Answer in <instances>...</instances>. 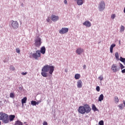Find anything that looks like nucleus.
Instances as JSON below:
<instances>
[{
	"label": "nucleus",
	"mask_w": 125,
	"mask_h": 125,
	"mask_svg": "<svg viewBox=\"0 0 125 125\" xmlns=\"http://www.w3.org/2000/svg\"><path fill=\"white\" fill-rule=\"evenodd\" d=\"M15 125H23V123L21 122L19 120H18L16 121Z\"/></svg>",
	"instance_id": "aec40b11"
},
{
	"label": "nucleus",
	"mask_w": 125,
	"mask_h": 125,
	"mask_svg": "<svg viewBox=\"0 0 125 125\" xmlns=\"http://www.w3.org/2000/svg\"><path fill=\"white\" fill-rule=\"evenodd\" d=\"M99 125H104V121L103 120H101L99 122Z\"/></svg>",
	"instance_id": "c756f323"
},
{
	"label": "nucleus",
	"mask_w": 125,
	"mask_h": 125,
	"mask_svg": "<svg viewBox=\"0 0 125 125\" xmlns=\"http://www.w3.org/2000/svg\"><path fill=\"white\" fill-rule=\"evenodd\" d=\"M69 31V28L66 27H63L61 30H59V33L61 35H64V34H66V33H68Z\"/></svg>",
	"instance_id": "1a4fd4ad"
},
{
	"label": "nucleus",
	"mask_w": 125,
	"mask_h": 125,
	"mask_svg": "<svg viewBox=\"0 0 125 125\" xmlns=\"http://www.w3.org/2000/svg\"><path fill=\"white\" fill-rule=\"evenodd\" d=\"M25 125H28V124H26Z\"/></svg>",
	"instance_id": "603ef678"
},
{
	"label": "nucleus",
	"mask_w": 125,
	"mask_h": 125,
	"mask_svg": "<svg viewBox=\"0 0 125 125\" xmlns=\"http://www.w3.org/2000/svg\"><path fill=\"white\" fill-rule=\"evenodd\" d=\"M41 101H39V102H36V105H39V103H41Z\"/></svg>",
	"instance_id": "37998d69"
},
{
	"label": "nucleus",
	"mask_w": 125,
	"mask_h": 125,
	"mask_svg": "<svg viewBox=\"0 0 125 125\" xmlns=\"http://www.w3.org/2000/svg\"><path fill=\"white\" fill-rule=\"evenodd\" d=\"M118 107L120 110H123L125 107V101H123V104H120Z\"/></svg>",
	"instance_id": "4468645a"
},
{
	"label": "nucleus",
	"mask_w": 125,
	"mask_h": 125,
	"mask_svg": "<svg viewBox=\"0 0 125 125\" xmlns=\"http://www.w3.org/2000/svg\"><path fill=\"white\" fill-rule=\"evenodd\" d=\"M92 109L93 110L94 112H96V111H98L97 108H96V106L94 104H92Z\"/></svg>",
	"instance_id": "5701e85b"
},
{
	"label": "nucleus",
	"mask_w": 125,
	"mask_h": 125,
	"mask_svg": "<svg viewBox=\"0 0 125 125\" xmlns=\"http://www.w3.org/2000/svg\"><path fill=\"white\" fill-rule=\"evenodd\" d=\"M21 75H22V76H25V75H27V72H22Z\"/></svg>",
	"instance_id": "58836bf2"
},
{
	"label": "nucleus",
	"mask_w": 125,
	"mask_h": 125,
	"mask_svg": "<svg viewBox=\"0 0 125 125\" xmlns=\"http://www.w3.org/2000/svg\"><path fill=\"white\" fill-rule=\"evenodd\" d=\"M104 99V95L102 94L100 95L99 99H98V101L101 102L103 101V100Z\"/></svg>",
	"instance_id": "a211bd4d"
},
{
	"label": "nucleus",
	"mask_w": 125,
	"mask_h": 125,
	"mask_svg": "<svg viewBox=\"0 0 125 125\" xmlns=\"http://www.w3.org/2000/svg\"><path fill=\"white\" fill-rule=\"evenodd\" d=\"M45 50H46L45 47L42 46L41 47L40 52L42 54H44L45 53Z\"/></svg>",
	"instance_id": "dca6fc26"
},
{
	"label": "nucleus",
	"mask_w": 125,
	"mask_h": 125,
	"mask_svg": "<svg viewBox=\"0 0 125 125\" xmlns=\"http://www.w3.org/2000/svg\"><path fill=\"white\" fill-rule=\"evenodd\" d=\"M1 125V122L0 121V125Z\"/></svg>",
	"instance_id": "8fccbe9b"
},
{
	"label": "nucleus",
	"mask_w": 125,
	"mask_h": 125,
	"mask_svg": "<svg viewBox=\"0 0 125 125\" xmlns=\"http://www.w3.org/2000/svg\"><path fill=\"white\" fill-rule=\"evenodd\" d=\"M67 0H64V3H65V4H67Z\"/></svg>",
	"instance_id": "c03bdc74"
},
{
	"label": "nucleus",
	"mask_w": 125,
	"mask_h": 125,
	"mask_svg": "<svg viewBox=\"0 0 125 125\" xmlns=\"http://www.w3.org/2000/svg\"><path fill=\"white\" fill-rule=\"evenodd\" d=\"M9 26L12 30H17L19 28V23L15 21H11L9 22Z\"/></svg>",
	"instance_id": "7ed1b4c3"
},
{
	"label": "nucleus",
	"mask_w": 125,
	"mask_h": 125,
	"mask_svg": "<svg viewBox=\"0 0 125 125\" xmlns=\"http://www.w3.org/2000/svg\"><path fill=\"white\" fill-rule=\"evenodd\" d=\"M124 12L125 13V7L124 8Z\"/></svg>",
	"instance_id": "49530a36"
},
{
	"label": "nucleus",
	"mask_w": 125,
	"mask_h": 125,
	"mask_svg": "<svg viewBox=\"0 0 125 125\" xmlns=\"http://www.w3.org/2000/svg\"><path fill=\"white\" fill-rule=\"evenodd\" d=\"M99 79L100 81H103V77H102V76H100L99 77Z\"/></svg>",
	"instance_id": "4c0bfd02"
},
{
	"label": "nucleus",
	"mask_w": 125,
	"mask_h": 125,
	"mask_svg": "<svg viewBox=\"0 0 125 125\" xmlns=\"http://www.w3.org/2000/svg\"><path fill=\"white\" fill-rule=\"evenodd\" d=\"M83 25H84V26H86V27H89L91 26V23H90V21H86L83 22Z\"/></svg>",
	"instance_id": "2eb2a0df"
},
{
	"label": "nucleus",
	"mask_w": 125,
	"mask_h": 125,
	"mask_svg": "<svg viewBox=\"0 0 125 125\" xmlns=\"http://www.w3.org/2000/svg\"><path fill=\"white\" fill-rule=\"evenodd\" d=\"M19 89H20V90H22V87H19Z\"/></svg>",
	"instance_id": "a18cd8bd"
},
{
	"label": "nucleus",
	"mask_w": 125,
	"mask_h": 125,
	"mask_svg": "<svg viewBox=\"0 0 125 125\" xmlns=\"http://www.w3.org/2000/svg\"><path fill=\"white\" fill-rule=\"evenodd\" d=\"M65 72H66V73H67V70H64Z\"/></svg>",
	"instance_id": "09e8293b"
},
{
	"label": "nucleus",
	"mask_w": 125,
	"mask_h": 125,
	"mask_svg": "<svg viewBox=\"0 0 125 125\" xmlns=\"http://www.w3.org/2000/svg\"><path fill=\"white\" fill-rule=\"evenodd\" d=\"M91 111V108L90 106L88 105L87 104H84L83 106H80L78 108V112L80 114H88V113H90Z\"/></svg>",
	"instance_id": "f03ea898"
},
{
	"label": "nucleus",
	"mask_w": 125,
	"mask_h": 125,
	"mask_svg": "<svg viewBox=\"0 0 125 125\" xmlns=\"http://www.w3.org/2000/svg\"><path fill=\"white\" fill-rule=\"evenodd\" d=\"M122 74H125V68L124 69H123L122 71H121Z\"/></svg>",
	"instance_id": "a19ab883"
},
{
	"label": "nucleus",
	"mask_w": 125,
	"mask_h": 125,
	"mask_svg": "<svg viewBox=\"0 0 125 125\" xmlns=\"http://www.w3.org/2000/svg\"><path fill=\"white\" fill-rule=\"evenodd\" d=\"M105 4L104 1H101L99 4L98 8L99 11H103L105 9Z\"/></svg>",
	"instance_id": "0eeeda50"
},
{
	"label": "nucleus",
	"mask_w": 125,
	"mask_h": 125,
	"mask_svg": "<svg viewBox=\"0 0 125 125\" xmlns=\"http://www.w3.org/2000/svg\"><path fill=\"white\" fill-rule=\"evenodd\" d=\"M43 125H47V122L44 121L43 123Z\"/></svg>",
	"instance_id": "ea45409f"
},
{
	"label": "nucleus",
	"mask_w": 125,
	"mask_h": 125,
	"mask_svg": "<svg viewBox=\"0 0 125 125\" xmlns=\"http://www.w3.org/2000/svg\"><path fill=\"white\" fill-rule=\"evenodd\" d=\"M96 89L97 91H100V87H99V86H97L96 88Z\"/></svg>",
	"instance_id": "72a5a7b5"
},
{
	"label": "nucleus",
	"mask_w": 125,
	"mask_h": 125,
	"mask_svg": "<svg viewBox=\"0 0 125 125\" xmlns=\"http://www.w3.org/2000/svg\"><path fill=\"white\" fill-rule=\"evenodd\" d=\"M16 51L17 53H20V49H19V48H16Z\"/></svg>",
	"instance_id": "2f4dec72"
},
{
	"label": "nucleus",
	"mask_w": 125,
	"mask_h": 125,
	"mask_svg": "<svg viewBox=\"0 0 125 125\" xmlns=\"http://www.w3.org/2000/svg\"><path fill=\"white\" fill-rule=\"evenodd\" d=\"M6 61L5 60L4 61V63H5Z\"/></svg>",
	"instance_id": "de8ad7c7"
},
{
	"label": "nucleus",
	"mask_w": 125,
	"mask_h": 125,
	"mask_svg": "<svg viewBox=\"0 0 125 125\" xmlns=\"http://www.w3.org/2000/svg\"><path fill=\"white\" fill-rule=\"evenodd\" d=\"M116 18V15L115 14H113L111 15V19H115Z\"/></svg>",
	"instance_id": "f704fd0d"
},
{
	"label": "nucleus",
	"mask_w": 125,
	"mask_h": 125,
	"mask_svg": "<svg viewBox=\"0 0 125 125\" xmlns=\"http://www.w3.org/2000/svg\"><path fill=\"white\" fill-rule=\"evenodd\" d=\"M35 45L36 47H40V45H42V39L40 37L37 36L35 40Z\"/></svg>",
	"instance_id": "39448f33"
},
{
	"label": "nucleus",
	"mask_w": 125,
	"mask_h": 125,
	"mask_svg": "<svg viewBox=\"0 0 125 125\" xmlns=\"http://www.w3.org/2000/svg\"><path fill=\"white\" fill-rule=\"evenodd\" d=\"M115 55L116 59H119V53H118V52H116L115 53Z\"/></svg>",
	"instance_id": "cd10ccee"
},
{
	"label": "nucleus",
	"mask_w": 125,
	"mask_h": 125,
	"mask_svg": "<svg viewBox=\"0 0 125 125\" xmlns=\"http://www.w3.org/2000/svg\"><path fill=\"white\" fill-rule=\"evenodd\" d=\"M31 105H32L33 106H36V105H37V102H36L35 101H32L31 102Z\"/></svg>",
	"instance_id": "b1692460"
},
{
	"label": "nucleus",
	"mask_w": 125,
	"mask_h": 125,
	"mask_svg": "<svg viewBox=\"0 0 125 125\" xmlns=\"http://www.w3.org/2000/svg\"><path fill=\"white\" fill-rule=\"evenodd\" d=\"M2 112L0 113V121H1L2 120Z\"/></svg>",
	"instance_id": "c9c22d12"
},
{
	"label": "nucleus",
	"mask_w": 125,
	"mask_h": 125,
	"mask_svg": "<svg viewBox=\"0 0 125 125\" xmlns=\"http://www.w3.org/2000/svg\"><path fill=\"white\" fill-rule=\"evenodd\" d=\"M51 19L53 22H56L59 20V17L58 16H55V15H52Z\"/></svg>",
	"instance_id": "9d476101"
},
{
	"label": "nucleus",
	"mask_w": 125,
	"mask_h": 125,
	"mask_svg": "<svg viewBox=\"0 0 125 125\" xmlns=\"http://www.w3.org/2000/svg\"><path fill=\"white\" fill-rule=\"evenodd\" d=\"M9 122H12L14 121V119H15V115H11L9 116Z\"/></svg>",
	"instance_id": "f3484780"
},
{
	"label": "nucleus",
	"mask_w": 125,
	"mask_h": 125,
	"mask_svg": "<svg viewBox=\"0 0 125 125\" xmlns=\"http://www.w3.org/2000/svg\"><path fill=\"white\" fill-rule=\"evenodd\" d=\"M124 64H125V62H124Z\"/></svg>",
	"instance_id": "3c124183"
},
{
	"label": "nucleus",
	"mask_w": 125,
	"mask_h": 125,
	"mask_svg": "<svg viewBox=\"0 0 125 125\" xmlns=\"http://www.w3.org/2000/svg\"><path fill=\"white\" fill-rule=\"evenodd\" d=\"M75 2H77L78 5H83V0H74Z\"/></svg>",
	"instance_id": "9b49d317"
},
{
	"label": "nucleus",
	"mask_w": 125,
	"mask_h": 125,
	"mask_svg": "<svg viewBox=\"0 0 125 125\" xmlns=\"http://www.w3.org/2000/svg\"><path fill=\"white\" fill-rule=\"evenodd\" d=\"M10 97L13 98L14 97V94L13 93H10Z\"/></svg>",
	"instance_id": "473e14b6"
},
{
	"label": "nucleus",
	"mask_w": 125,
	"mask_h": 125,
	"mask_svg": "<svg viewBox=\"0 0 125 125\" xmlns=\"http://www.w3.org/2000/svg\"><path fill=\"white\" fill-rule=\"evenodd\" d=\"M47 72H49L50 75H52L53 72H54V66L48 64L44 65L42 69V76L44 78H47V77H48Z\"/></svg>",
	"instance_id": "f257e3e1"
},
{
	"label": "nucleus",
	"mask_w": 125,
	"mask_h": 125,
	"mask_svg": "<svg viewBox=\"0 0 125 125\" xmlns=\"http://www.w3.org/2000/svg\"><path fill=\"white\" fill-rule=\"evenodd\" d=\"M1 121L3 124H8L9 123V118H8V115L6 113H2Z\"/></svg>",
	"instance_id": "20e7f679"
},
{
	"label": "nucleus",
	"mask_w": 125,
	"mask_h": 125,
	"mask_svg": "<svg viewBox=\"0 0 125 125\" xmlns=\"http://www.w3.org/2000/svg\"><path fill=\"white\" fill-rule=\"evenodd\" d=\"M30 54L33 58L36 59V60H38V58L41 57V52H40V50L36 51V53H31Z\"/></svg>",
	"instance_id": "423d86ee"
},
{
	"label": "nucleus",
	"mask_w": 125,
	"mask_h": 125,
	"mask_svg": "<svg viewBox=\"0 0 125 125\" xmlns=\"http://www.w3.org/2000/svg\"><path fill=\"white\" fill-rule=\"evenodd\" d=\"M120 66L115 64H113L111 66V70L113 71V73H117V72L120 71Z\"/></svg>",
	"instance_id": "6e6552de"
},
{
	"label": "nucleus",
	"mask_w": 125,
	"mask_h": 125,
	"mask_svg": "<svg viewBox=\"0 0 125 125\" xmlns=\"http://www.w3.org/2000/svg\"><path fill=\"white\" fill-rule=\"evenodd\" d=\"M83 69H86V65L85 64H84L83 65Z\"/></svg>",
	"instance_id": "79ce46f5"
},
{
	"label": "nucleus",
	"mask_w": 125,
	"mask_h": 125,
	"mask_svg": "<svg viewBox=\"0 0 125 125\" xmlns=\"http://www.w3.org/2000/svg\"><path fill=\"white\" fill-rule=\"evenodd\" d=\"M77 87L78 88H82L83 87V82L81 80H78L77 82Z\"/></svg>",
	"instance_id": "f8f14e48"
},
{
	"label": "nucleus",
	"mask_w": 125,
	"mask_h": 125,
	"mask_svg": "<svg viewBox=\"0 0 125 125\" xmlns=\"http://www.w3.org/2000/svg\"><path fill=\"white\" fill-rule=\"evenodd\" d=\"M26 101H27V97H24L22 99H21V104H25L26 103Z\"/></svg>",
	"instance_id": "4be33fe9"
},
{
	"label": "nucleus",
	"mask_w": 125,
	"mask_h": 125,
	"mask_svg": "<svg viewBox=\"0 0 125 125\" xmlns=\"http://www.w3.org/2000/svg\"><path fill=\"white\" fill-rule=\"evenodd\" d=\"M74 78L75 80H79L81 78V75L80 74H76L75 75Z\"/></svg>",
	"instance_id": "412c9836"
},
{
	"label": "nucleus",
	"mask_w": 125,
	"mask_h": 125,
	"mask_svg": "<svg viewBox=\"0 0 125 125\" xmlns=\"http://www.w3.org/2000/svg\"><path fill=\"white\" fill-rule=\"evenodd\" d=\"M47 22H48V23H50V22H51V21L50 20V19L49 18H48L47 20H46Z\"/></svg>",
	"instance_id": "e433bc0d"
},
{
	"label": "nucleus",
	"mask_w": 125,
	"mask_h": 125,
	"mask_svg": "<svg viewBox=\"0 0 125 125\" xmlns=\"http://www.w3.org/2000/svg\"><path fill=\"white\" fill-rule=\"evenodd\" d=\"M10 70H12V71H14V70H15V67H14L13 65H11L10 66Z\"/></svg>",
	"instance_id": "c85d7f7f"
},
{
	"label": "nucleus",
	"mask_w": 125,
	"mask_h": 125,
	"mask_svg": "<svg viewBox=\"0 0 125 125\" xmlns=\"http://www.w3.org/2000/svg\"><path fill=\"white\" fill-rule=\"evenodd\" d=\"M114 98H115V103H116V104H118V103H119V98H118V97H117V96L115 97Z\"/></svg>",
	"instance_id": "393cba45"
},
{
	"label": "nucleus",
	"mask_w": 125,
	"mask_h": 125,
	"mask_svg": "<svg viewBox=\"0 0 125 125\" xmlns=\"http://www.w3.org/2000/svg\"><path fill=\"white\" fill-rule=\"evenodd\" d=\"M120 68H121V70H123V69L125 68V66H124V65H123V64H122L121 63H120Z\"/></svg>",
	"instance_id": "7c9ffc66"
},
{
	"label": "nucleus",
	"mask_w": 125,
	"mask_h": 125,
	"mask_svg": "<svg viewBox=\"0 0 125 125\" xmlns=\"http://www.w3.org/2000/svg\"><path fill=\"white\" fill-rule=\"evenodd\" d=\"M83 52V49L81 48H78L77 50H76V53L77 54H78L79 55L82 54V53Z\"/></svg>",
	"instance_id": "ddd939ff"
},
{
	"label": "nucleus",
	"mask_w": 125,
	"mask_h": 125,
	"mask_svg": "<svg viewBox=\"0 0 125 125\" xmlns=\"http://www.w3.org/2000/svg\"><path fill=\"white\" fill-rule=\"evenodd\" d=\"M120 61H121V62H123V63H125V58L120 57Z\"/></svg>",
	"instance_id": "a878e982"
},
{
	"label": "nucleus",
	"mask_w": 125,
	"mask_h": 125,
	"mask_svg": "<svg viewBox=\"0 0 125 125\" xmlns=\"http://www.w3.org/2000/svg\"><path fill=\"white\" fill-rule=\"evenodd\" d=\"M125 31V26L124 25H121L120 28V32H124Z\"/></svg>",
	"instance_id": "bb28decb"
},
{
	"label": "nucleus",
	"mask_w": 125,
	"mask_h": 125,
	"mask_svg": "<svg viewBox=\"0 0 125 125\" xmlns=\"http://www.w3.org/2000/svg\"><path fill=\"white\" fill-rule=\"evenodd\" d=\"M115 46H116L115 44H112L110 45V53H113V49L114 47H115Z\"/></svg>",
	"instance_id": "6ab92c4d"
}]
</instances>
